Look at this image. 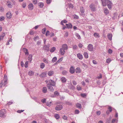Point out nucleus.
Returning <instances> with one entry per match:
<instances>
[{"mask_svg": "<svg viewBox=\"0 0 123 123\" xmlns=\"http://www.w3.org/2000/svg\"><path fill=\"white\" fill-rule=\"evenodd\" d=\"M80 11L81 12V15H85V10L83 7H80Z\"/></svg>", "mask_w": 123, "mask_h": 123, "instance_id": "nucleus-15", "label": "nucleus"}, {"mask_svg": "<svg viewBox=\"0 0 123 123\" xmlns=\"http://www.w3.org/2000/svg\"><path fill=\"white\" fill-rule=\"evenodd\" d=\"M49 44H48L47 45H45L43 46V49L45 51L48 52L49 51Z\"/></svg>", "mask_w": 123, "mask_h": 123, "instance_id": "nucleus-2", "label": "nucleus"}, {"mask_svg": "<svg viewBox=\"0 0 123 123\" xmlns=\"http://www.w3.org/2000/svg\"><path fill=\"white\" fill-rule=\"evenodd\" d=\"M57 58L56 57H54L52 59V61L53 62H55L57 60Z\"/></svg>", "mask_w": 123, "mask_h": 123, "instance_id": "nucleus-36", "label": "nucleus"}, {"mask_svg": "<svg viewBox=\"0 0 123 123\" xmlns=\"http://www.w3.org/2000/svg\"><path fill=\"white\" fill-rule=\"evenodd\" d=\"M51 2V0H47L46 2L48 4H49Z\"/></svg>", "mask_w": 123, "mask_h": 123, "instance_id": "nucleus-57", "label": "nucleus"}, {"mask_svg": "<svg viewBox=\"0 0 123 123\" xmlns=\"http://www.w3.org/2000/svg\"><path fill=\"white\" fill-rule=\"evenodd\" d=\"M93 35L95 36V37H99V34L97 33H95L93 34Z\"/></svg>", "mask_w": 123, "mask_h": 123, "instance_id": "nucleus-37", "label": "nucleus"}, {"mask_svg": "<svg viewBox=\"0 0 123 123\" xmlns=\"http://www.w3.org/2000/svg\"><path fill=\"white\" fill-rule=\"evenodd\" d=\"M28 74L30 76H32L34 74V73L31 70L30 71L28 72Z\"/></svg>", "mask_w": 123, "mask_h": 123, "instance_id": "nucleus-24", "label": "nucleus"}, {"mask_svg": "<svg viewBox=\"0 0 123 123\" xmlns=\"http://www.w3.org/2000/svg\"><path fill=\"white\" fill-rule=\"evenodd\" d=\"M112 35L111 34H108L107 35V37L109 40H112Z\"/></svg>", "mask_w": 123, "mask_h": 123, "instance_id": "nucleus-30", "label": "nucleus"}, {"mask_svg": "<svg viewBox=\"0 0 123 123\" xmlns=\"http://www.w3.org/2000/svg\"><path fill=\"white\" fill-rule=\"evenodd\" d=\"M101 113V112L99 111L96 112V114L98 115H99Z\"/></svg>", "mask_w": 123, "mask_h": 123, "instance_id": "nucleus-61", "label": "nucleus"}, {"mask_svg": "<svg viewBox=\"0 0 123 123\" xmlns=\"http://www.w3.org/2000/svg\"><path fill=\"white\" fill-rule=\"evenodd\" d=\"M6 113L5 110L3 109L0 111V117H4L5 116V115Z\"/></svg>", "mask_w": 123, "mask_h": 123, "instance_id": "nucleus-3", "label": "nucleus"}, {"mask_svg": "<svg viewBox=\"0 0 123 123\" xmlns=\"http://www.w3.org/2000/svg\"><path fill=\"white\" fill-rule=\"evenodd\" d=\"M93 45L91 44H89L87 46V49L89 51H93Z\"/></svg>", "mask_w": 123, "mask_h": 123, "instance_id": "nucleus-6", "label": "nucleus"}, {"mask_svg": "<svg viewBox=\"0 0 123 123\" xmlns=\"http://www.w3.org/2000/svg\"><path fill=\"white\" fill-rule=\"evenodd\" d=\"M68 7L66 8V11L67 12L69 11L70 10V8H73V5L71 3L68 4Z\"/></svg>", "mask_w": 123, "mask_h": 123, "instance_id": "nucleus-11", "label": "nucleus"}, {"mask_svg": "<svg viewBox=\"0 0 123 123\" xmlns=\"http://www.w3.org/2000/svg\"><path fill=\"white\" fill-rule=\"evenodd\" d=\"M78 46L80 48H82L83 46L82 44L81 43H79L78 44Z\"/></svg>", "mask_w": 123, "mask_h": 123, "instance_id": "nucleus-62", "label": "nucleus"}, {"mask_svg": "<svg viewBox=\"0 0 123 123\" xmlns=\"http://www.w3.org/2000/svg\"><path fill=\"white\" fill-rule=\"evenodd\" d=\"M102 5L103 6H106L108 0H101Z\"/></svg>", "mask_w": 123, "mask_h": 123, "instance_id": "nucleus-16", "label": "nucleus"}, {"mask_svg": "<svg viewBox=\"0 0 123 123\" xmlns=\"http://www.w3.org/2000/svg\"><path fill=\"white\" fill-rule=\"evenodd\" d=\"M55 117L57 119H59L60 118L58 114H55Z\"/></svg>", "mask_w": 123, "mask_h": 123, "instance_id": "nucleus-35", "label": "nucleus"}, {"mask_svg": "<svg viewBox=\"0 0 123 123\" xmlns=\"http://www.w3.org/2000/svg\"><path fill=\"white\" fill-rule=\"evenodd\" d=\"M4 81H7V76L6 75H5L4 76Z\"/></svg>", "mask_w": 123, "mask_h": 123, "instance_id": "nucleus-51", "label": "nucleus"}, {"mask_svg": "<svg viewBox=\"0 0 123 123\" xmlns=\"http://www.w3.org/2000/svg\"><path fill=\"white\" fill-rule=\"evenodd\" d=\"M46 74L44 72L43 73L40 75V76L42 78L46 77Z\"/></svg>", "mask_w": 123, "mask_h": 123, "instance_id": "nucleus-23", "label": "nucleus"}, {"mask_svg": "<svg viewBox=\"0 0 123 123\" xmlns=\"http://www.w3.org/2000/svg\"><path fill=\"white\" fill-rule=\"evenodd\" d=\"M72 46L73 47V49L74 50H75L77 49L78 47L76 45H72Z\"/></svg>", "mask_w": 123, "mask_h": 123, "instance_id": "nucleus-39", "label": "nucleus"}, {"mask_svg": "<svg viewBox=\"0 0 123 123\" xmlns=\"http://www.w3.org/2000/svg\"><path fill=\"white\" fill-rule=\"evenodd\" d=\"M62 74L64 75H66L67 73V72L66 70L63 71L62 72Z\"/></svg>", "mask_w": 123, "mask_h": 123, "instance_id": "nucleus-41", "label": "nucleus"}, {"mask_svg": "<svg viewBox=\"0 0 123 123\" xmlns=\"http://www.w3.org/2000/svg\"><path fill=\"white\" fill-rule=\"evenodd\" d=\"M38 5L39 6L40 8H42L44 6V4L42 2H39L38 4Z\"/></svg>", "mask_w": 123, "mask_h": 123, "instance_id": "nucleus-25", "label": "nucleus"}, {"mask_svg": "<svg viewBox=\"0 0 123 123\" xmlns=\"http://www.w3.org/2000/svg\"><path fill=\"white\" fill-rule=\"evenodd\" d=\"M63 106L61 105H58L56 106L55 108V109L57 111H60L62 108Z\"/></svg>", "mask_w": 123, "mask_h": 123, "instance_id": "nucleus-9", "label": "nucleus"}, {"mask_svg": "<svg viewBox=\"0 0 123 123\" xmlns=\"http://www.w3.org/2000/svg\"><path fill=\"white\" fill-rule=\"evenodd\" d=\"M7 84V81H4V82L3 84V85L4 86H5Z\"/></svg>", "mask_w": 123, "mask_h": 123, "instance_id": "nucleus-59", "label": "nucleus"}, {"mask_svg": "<svg viewBox=\"0 0 123 123\" xmlns=\"http://www.w3.org/2000/svg\"><path fill=\"white\" fill-rule=\"evenodd\" d=\"M5 19V18L4 17H1L0 18V21H2L3 20Z\"/></svg>", "mask_w": 123, "mask_h": 123, "instance_id": "nucleus-60", "label": "nucleus"}, {"mask_svg": "<svg viewBox=\"0 0 123 123\" xmlns=\"http://www.w3.org/2000/svg\"><path fill=\"white\" fill-rule=\"evenodd\" d=\"M23 50L25 53V54L26 55H28L29 54V53L28 50L24 48Z\"/></svg>", "mask_w": 123, "mask_h": 123, "instance_id": "nucleus-33", "label": "nucleus"}, {"mask_svg": "<svg viewBox=\"0 0 123 123\" xmlns=\"http://www.w3.org/2000/svg\"><path fill=\"white\" fill-rule=\"evenodd\" d=\"M56 48L55 47H53L51 48L50 49V51L51 52H54Z\"/></svg>", "mask_w": 123, "mask_h": 123, "instance_id": "nucleus-31", "label": "nucleus"}, {"mask_svg": "<svg viewBox=\"0 0 123 123\" xmlns=\"http://www.w3.org/2000/svg\"><path fill=\"white\" fill-rule=\"evenodd\" d=\"M32 2L34 5L36 4L37 3V0H32Z\"/></svg>", "mask_w": 123, "mask_h": 123, "instance_id": "nucleus-43", "label": "nucleus"}, {"mask_svg": "<svg viewBox=\"0 0 123 123\" xmlns=\"http://www.w3.org/2000/svg\"><path fill=\"white\" fill-rule=\"evenodd\" d=\"M54 94L55 95L58 96L59 95V93L57 91H55L54 92Z\"/></svg>", "mask_w": 123, "mask_h": 123, "instance_id": "nucleus-53", "label": "nucleus"}, {"mask_svg": "<svg viewBox=\"0 0 123 123\" xmlns=\"http://www.w3.org/2000/svg\"><path fill=\"white\" fill-rule=\"evenodd\" d=\"M90 8L92 11H95L96 10V8L95 5L93 4H92L90 5Z\"/></svg>", "mask_w": 123, "mask_h": 123, "instance_id": "nucleus-5", "label": "nucleus"}, {"mask_svg": "<svg viewBox=\"0 0 123 123\" xmlns=\"http://www.w3.org/2000/svg\"><path fill=\"white\" fill-rule=\"evenodd\" d=\"M62 48L60 49L59 52L61 55H63L65 53V51L68 49V47L66 44H62Z\"/></svg>", "mask_w": 123, "mask_h": 123, "instance_id": "nucleus-1", "label": "nucleus"}, {"mask_svg": "<svg viewBox=\"0 0 123 123\" xmlns=\"http://www.w3.org/2000/svg\"><path fill=\"white\" fill-rule=\"evenodd\" d=\"M46 31V29L45 28H44L42 30V33L43 34H44L45 33Z\"/></svg>", "mask_w": 123, "mask_h": 123, "instance_id": "nucleus-49", "label": "nucleus"}, {"mask_svg": "<svg viewBox=\"0 0 123 123\" xmlns=\"http://www.w3.org/2000/svg\"><path fill=\"white\" fill-rule=\"evenodd\" d=\"M54 74V71H50L48 73V75L49 76H51L53 74Z\"/></svg>", "mask_w": 123, "mask_h": 123, "instance_id": "nucleus-27", "label": "nucleus"}, {"mask_svg": "<svg viewBox=\"0 0 123 123\" xmlns=\"http://www.w3.org/2000/svg\"><path fill=\"white\" fill-rule=\"evenodd\" d=\"M61 80L62 83H65L66 82L67 79L65 77H62L61 78Z\"/></svg>", "mask_w": 123, "mask_h": 123, "instance_id": "nucleus-22", "label": "nucleus"}, {"mask_svg": "<svg viewBox=\"0 0 123 123\" xmlns=\"http://www.w3.org/2000/svg\"><path fill=\"white\" fill-rule=\"evenodd\" d=\"M12 15L10 12H9L6 14V17L8 19H11L12 18Z\"/></svg>", "mask_w": 123, "mask_h": 123, "instance_id": "nucleus-14", "label": "nucleus"}, {"mask_svg": "<svg viewBox=\"0 0 123 123\" xmlns=\"http://www.w3.org/2000/svg\"><path fill=\"white\" fill-rule=\"evenodd\" d=\"M79 16L76 15H74V18L75 19H77L79 18Z\"/></svg>", "mask_w": 123, "mask_h": 123, "instance_id": "nucleus-56", "label": "nucleus"}, {"mask_svg": "<svg viewBox=\"0 0 123 123\" xmlns=\"http://www.w3.org/2000/svg\"><path fill=\"white\" fill-rule=\"evenodd\" d=\"M68 32H66L64 36L66 37H67L68 35Z\"/></svg>", "mask_w": 123, "mask_h": 123, "instance_id": "nucleus-64", "label": "nucleus"}, {"mask_svg": "<svg viewBox=\"0 0 123 123\" xmlns=\"http://www.w3.org/2000/svg\"><path fill=\"white\" fill-rule=\"evenodd\" d=\"M41 102L43 103L45 102L46 101V99L45 98H44L41 100Z\"/></svg>", "mask_w": 123, "mask_h": 123, "instance_id": "nucleus-63", "label": "nucleus"}, {"mask_svg": "<svg viewBox=\"0 0 123 123\" xmlns=\"http://www.w3.org/2000/svg\"><path fill=\"white\" fill-rule=\"evenodd\" d=\"M49 83L47 84H49L50 85L52 86H55V81L51 80H49Z\"/></svg>", "mask_w": 123, "mask_h": 123, "instance_id": "nucleus-8", "label": "nucleus"}, {"mask_svg": "<svg viewBox=\"0 0 123 123\" xmlns=\"http://www.w3.org/2000/svg\"><path fill=\"white\" fill-rule=\"evenodd\" d=\"M29 63V62L26 61L25 64V67L26 68H27L28 67V65Z\"/></svg>", "mask_w": 123, "mask_h": 123, "instance_id": "nucleus-40", "label": "nucleus"}, {"mask_svg": "<svg viewBox=\"0 0 123 123\" xmlns=\"http://www.w3.org/2000/svg\"><path fill=\"white\" fill-rule=\"evenodd\" d=\"M76 106L79 109H81L82 108L81 105L80 104L77 103L76 105Z\"/></svg>", "mask_w": 123, "mask_h": 123, "instance_id": "nucleus-32", "label": "nucleus"}, {"mask_svg": "<svg viewBox=\"0 0 123 123\" xmlns=\"http://www.w3.org/2000/svg\"><path fill=\"white\" fill-rule=\"evenodd\" d=\"M5 36V34H3L2 35H0V41L2 40Z\"/></svg>", "mask_w": 123, "mask_h": 123, "instance_id": "nucleus-45", "label": "nucleus"}, {"mask_svg": "<svg viewBox=\"0 0 123 123\" xmlns=\"http://www.w3.org/2000/svg\"><path fill=\"white\" fill-rule=\"evenodd\" d=\"M83 55L86 58H88V54L86 52H84L83 54Z\"/></svg>", "mask_w": 123, "mask_h": 123, "instance_id": "nucleus-29", "label": "nucleus"}, {"mask_svg": "<svg viewBox=\"0 0 123 123\" xmlns=\"http://www.w3.org/2000/svg\"><path fill=\"white\" fill-rule=\"evenodd\" d=\"M104 12L106 15H107L109 14V11L107 8H105L104 9Z\"/></svg>", "mask_w": 123, "mask_h": 123, "instance_id": "nucleus-17", "label": "nucleus"}, {"mask_svg": "<svg viewBox=\"0 0 123 123\" xmlns=\"http://www.w3.org/2000/svg\"><path fill=\"white\" fill-rule=\"evenodd\" d=\"M32 55H30L28 57V59L29 62H31L32 60Z\"/></svg>", "mask_w": 123, "mask_h": 123, "instance_id": "nucleus-26", "label": "nucleus"}, {"mask_svg": "<svg viewBox=\"0 0 123 123\" xmlns=\"http://www.w3.org/2000/svg\"><path fill=\"white\" fill-rule=\"evenodd\" d=\"M111 61V60L110 58H108L106 59V62L108 63H109Z\"/></svg>", "mask_w": 123, "mask_h": 123, "instance_id": "nucleus-47", "label": "nucleus"}, {"mask_svg": "<svg viewBox=\"0 0 123 123\" xmlns=\"http://www.w3.org/2000/svg\"><path fill=\"white\" fill-rule=\"evenodd\" d=\"M39 39V37L38 36H37L36 37H35L34 38V41H36L37 39Z\"/></svg>", "mask_w": 123, "mask_h": 123, "instance_id": "nucleus-58", "label": "nucleus"}, {"mask_svg": "<svg viewBox=\"0 0 123 123\" xmlns=\"http://www.w3.org/2000/svg\"><path fill=\"white\" fill-rule=\"evenodd\" d=\"M79 111L78 110H75L74 112L75 114H78L79 113Z\"/></svg>", "mask_w": 123, "mask_h": 123, "instance_id": "nucleus-54", "label": "nucleus"}, {"mask_svg": "<svg viewBox=\"0 0 123 123\" xmlns=\"http://www.w3.org/2000/svg\"><path fill=\"white\" fill-rule=\"evenodd\" d=\"M80 95L83 98H85L86 96V95L85 93H81Z\"/></svg>", "mask_w": 123, "mask_h": 123, "instance_id": "nucleus-44", "label": "nucleus"}, {"mask_svg": "<svg viewBox=\"0 0 123 123\" xmlns=\"http://www.w3.org/2000/svg\"><path fill=\"white\" fill-rule=\"evenodd\" d=\"M81 65H82L85 68H87V65L85 64V63H84L83 62H82L81 63Z\"/></svg>", "mask_w": 123, "mask_h": 123, "instance_id": "nucleus-52", "label": "nucleus"}, {"mask_svg": "<svg viewBox=\"0 0 123 123\" xmlns=\"http://www.w3.org/2000/svg\"><path fill=\"white\" fill-rule=\"evenodd\" d=\"M112 3L111 2V1H110L109 0H108L107 1V5L108 8L110 9H111L112 6Z\"/></svg>", "mask_w": 123, "mask_h": 123, "instance_id": "nucleus-4", "label": "nucleus"}, {"mask_svg": "<svg viewBox=\"0 0 123 123\" xmlns=\"http://www.w3.org/2000/svg\"><path fill=\"white\" fill-rule=\"evenodd\" d=\"M66 26L67 28L69 29L71 28H72V25L70 23L66 24Z\"/></svg>", "mask_w": 123, "mask_h": 123, "instance_id": "nucleus-21", "label": "nucleus"}, {"mask_svg": "<svg viewBox=\"0 0 123 123\" xmlns=\"http://www.w3.org/2000/svg\"><path fill=\"white\" fill-rule=\"evenodd\" d=\"M43 61L44 62L46 63H48V60L45 58L43 59Z\"/></svg>", "mask_w": 123, "mask_h": 123, "instance_id": "nucleus-48", "label": "nucleus"}, {"mask_svg": "<svg viewBox=\"0 0 123 123\" xmlns=\"http://www.w3.org/2000/svg\"><path fill=\"white\" fill-rule=\"evenodd\" d=\"M75 35L76 37H77L78 38V39H81V37L80 35H79V34L77 33H76L75 34Z\"/></svg>", "mask_w": 123, "mask_h": 123, "instance_id": "nucleus-38", "label": "nucleus"}, {"mask_svg": "<svg viewBox=\"0 0 123 123\" xmlns=\"http://www.w3.org/2000/svg\"><path fill=\"white\" fill-rule=\"evenodd\" d=\"M52 86L49 84H47V86L48 88V89L49 91L53 92L54 91V90Z\"/></svg>", "mask_w": 123, "mask_h": 123, "instance_id": "nucleus-7", "label": "nucleus"}, {"mask_svg": "<svg viewBox=\"0 0 123 123\" xmlns=\"http://www.w3.org/2000/svg\"><path fill=\"white\" fill-rule=\"evenodd\" d=\"M77 57L80 60H82L83 58V56L82 55L78 53L77 55Z\"/></svg>", "mask_w": 123, "mask_h": 123, "instance_id": "nucleus-20", "label": "nucleus"}, {"mask_svg": "<svg viewBox=\"0 0 123 123\" xmlns=\"http://www.w3.org/2000/svg\"><path fill=\"white\" fill-rule=\"evenodd\" d=\"M28 9L29 10H31L33 9L34 5L32 3H30L28 6Z\"/></svg>", "mask_w": 123, "mask_h": 123, "instance_id": "nucleus-10", "label": "nucleus"}, {"mask_svg": "<svg viewBox=\"0 0 123 123\" xmlns=\"http://www.w3.org/2000/svg\"><path fill=\"white\" fill-rule=\"evenodd\" d=\"M67 21L66 20H64L63 21L62 20L61 21V24L62 25H63V23H67Z\"/></svg>", "mask_w": 123, "mask_h": 123, "instance_id": "nucleus-42", "label": "nucleus"}, {"mask_svg": "<svg viewBox=\"0 0 123 123\" xmlns=\"http://www.w3.org/2000/svg\"><path fill=\"white\" fill-rule=\"evenodd\" d=\"M45 64L44 63H41L40 64V67L42 69L43 68L45 67Z\"/></svg>", "mask_w": 123, "mask_h": 123, "instance_id": "nucleus-34", "label": "nucleus"}, {"mask_svg": "<svg viewBox=\"0 0 123 123\" xmlns=\"http://www.w3.org/2000/svg\"><path fill=\"white\" fill-rule=\"evenodd\" d=\"M75 71L77 73L80 74L81 72V70L80 67L76 68L75 69Z\"/></svg>", "mask_w": 123, "mask_h": 123, "instance_id": "nucleus-13", "label": "nucleus"}, {"mask_svg": "<svg viewBox=\"0 0 123 123\" xmlns=\"http://www.w3.org/2000/svg\"><path fill=\"white\" fill-rule=\"evenodd\" d=\"M77 89L78 90L80 91L81 90V87L79 85H77Z\"/></svg>", "mask_w": 123, "mask_h": 123, "instance_id": "nucleus-50", "label": "nucleus"}, {"mask_svg": "<svg viewBox=\"0 0 123 123\" xmlns=\"http://www.w3.org/2000/svg\"><path fill=\"white\" fill-rule=\"evenodd\" d=\"M108 110H109L107 111L106 112L107 115H109L110 113L112 111L111 107L109 106V107Z\"/></svg>", "mask_w": 123, "mask_h": 123, "instance_id": "nucleus-19", "label": "nucleus"}, {"mask_svg": "<svg viewBox=\"0 0 123 123\" xmlns=\"http://www.w3.org/2000/svg\"><path fill=\"white\" fill-rule=\"evenodd\" d=\"M7 2V5L8 6V7L10 8L12 7V4L11 2L8 1Z\"/></svg>", "mask_w": 123, "mask_h": 123, "instance_id": "nucleus-18", "label": "nucleus"}, {"mask_svg": "<svg viewBox=\"0 0 123 123\" xmlns=\"http://www.w3.org/2000/svg\"><path fill=\"white\" fill-rule=\"evenodd\" d=\"M75 71V69L74 67L73 66H71V67L69 70L70 72L72 74L74 73Z\"/></svg>", "mask_w": 123, "mask_h": 123, "instance_id": "nucleus-12", "label": "nucleus"}, {"mask_svg": "<svg viewBox=\"0 0 123 123\" xmlns=\"http://www.w3.org/2000/svg\"><path fill=\"white\" fill-rule=\"evenodd\" d=\"M42 91L44 93H45L47 92V89L46 87H43Z\"/></svg>", "mask_w": 123, "mask_h": 123, "instance_id": "nucleus-28", "label": "nucleus"}, {"mask_svg": "<svg viewBox=\"0 0 123 123\" xmlns=\"http://www.w3.org/2000/svg\"><path fill=\"white\" fill-rule=\"evenodd\" d=\"M26 6V3L25 2H23L22 5V7L23 8H25Z\"/></svg>", "mask_w": 123, "mask_h": 123, "instance_id": "nucleus-46", "label": "nucleus"}, {"mask_svg": "<svg viewBox=\"0 0 123 123\" xmlns=\"http://www.w3.org/2000/svg\"><path fill=\"white\" fill-rule=\"evenodd\" d=\"M41 43V41H38L37 43V45H40Z\"/></svg>", "mask_w": 123, "mask_h": 123, "instance_id": "nucleus-55", "label": "nucleus"}]
</instances>
